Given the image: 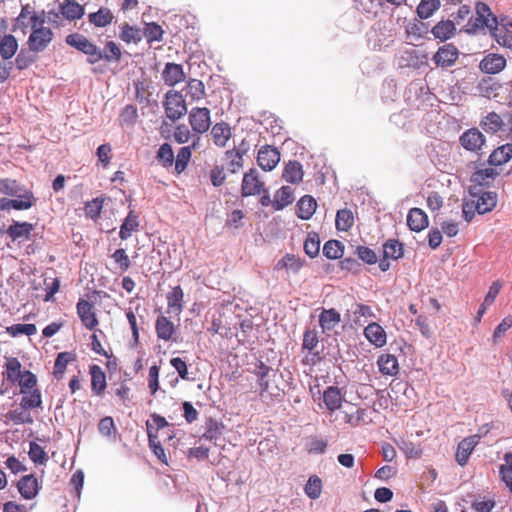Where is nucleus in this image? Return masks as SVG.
<instances>
[{
  "instance_id": "35",
  "label": "nucleus",
  "mask_w": 512,
  "mask_h": 512,
  "mask_svg": "<svg viewBox=\"0 0 512 512\" xmlns=\"http://www.w3.org/2000/svg\"><path fill=\"white\" fill-rule=\"evenodd\" d=\"M380 372L386 376H396L399 372V365L396 356L392 354H382L377 360Z\"/></svg>"
},
{
  "instance_id": "41",
  "label": "nucleus",
  "mask_w": 512,
  "mask_h": 512,
  "mask_svg": "<svg viewBox=\"0 0 512 512\" xmlns=\"http://www.w3.org/2000/svg\"><path fill=\"white\" fill-rule=\"evenodd\" d=\"M114 15L107 7H101L98 11L88 15L89 22L95 27H106L113 22Z\"/></svg>"
},
{
  "instance_id": "4",
  "label": "nucleus",
  "mask_w": 512,
  "mask_h": 512,
  "mask_svg": "<svg viewBox=\"0 0 512 512\" xmlns=\"http://www.w3.org/2000/svg\"><path fill=\"white\" fill-rule=\"evenodd\" d=\"M210 110L206 107H193L188 115L192 130L197 134L206 133L211 126Z\"/></svg>"
},
{
  "instance_id": "19",
  "label": "nucleus",
  "mask_w": 512,
  "mask_h": 512,
  "mask_svg": "<svg viewBox=\"0 0 512 512\" xmlns=\"http://www.w3.org/2000/svg\"><path fill=\"white\" fill-rule=\"evenodd\" d=\"M322 398L325 408L330 413H333L341 408L344 401V394L338 387L329 386L323 391Z\"/></svg>"
},
{
  "instance_id": "11",
  "label": "nucleus",
  "mask_w": 512,
  "mask_h": 512,
  "mask_svg": "<svg viewBox=\"0 0 512 512\" xmlns=\"http://www.w3.org/2000/svg\"><path fill=\"white\" fill-rule=\"evenodd\" d=\"M280 161V152L277 148L265 145L262 146L257 155V163L264 171H272Z\"/></svg>"
},
{
  "instance_id": "36",
  "label": "nucleus",
  "mask_w": 512,
  "mask_h": 512,
  "mask_svg": "<svg viewBox=\"0 0 512 512\" xmlns=\"http://www.w3.org/2000/svg\"><path fill=\"white\" fill-rule=\"evenodd\" d=\"M294 201V191L290 186H282L274 194L272 206L275 210H282Z\"/></svg>"
},
{
  "instance_id": "37",
  "label": "nucleus",
  "mask_w": 512,
  "mask_h": 512,
  "mask_svg": "<svg viewBox=\"0 0 512 512\" xmlns=\"http://www.w3.org/2000/svg\"><path fill=\"white\" fill-rule=\"evenodd\" d=\"M504 126L503 119L496 112H489L485 117L480 121V127L489 134H496L500 130H502Z\"/></svg>"
},
{
  "instance_id": "24",
  "label": "nucleus",
  "mask_w": 512,
  "mask_h": 512,
  "mask_svg": "<svg viewBox=\"0 0 512 512\" xmlns=\"http://www.w3.org/2000/svg\"><path fill=\"white\" fill-rule=\"evenodd\" d=\"M366 339L376 347H383L386 344V332L381 325L376 322L368 324L364 329Z\"/></svg>"
},
{
  "instance_id": "53",
  "label": "nucleus",
  "mask_w": 512,
  "mask_h": 512,
  "mask_svg": "<svg viewBox=\"0 0 512 512\" xmlns=\"http://www.w3.org/2000/svg\"><path fill=\"white\" fill-rule=\"evenodd\" d=\"M440 7L439 0H421L417 6V15L421 19H428Z\"/></svg>"
},
{
  "instance_id": "40",
  "label": "nucleus",
  "mask_w": 512,
  "mask_h": 512,
  "mask_svg": "<svg viewBox=\"0 0 512 512\" xmlns=\"http://www.w3.org/2000/svg\"><path fill=\"white\" fill-rule=\"evenodd\" d=\"M499 175L492 167L479 169L471 175V182L479 186H490Z\"/></svg>"
},
{
  "instance_id": "49",
  "label": "nucleus",
  "mask_w": 512,
  "mask_h": 512,
  "mask_svg": "<svg viewBox=\"0 0 512 512\" xmlns=\"http://www.w3.org/2000/svg\"><path fill=\"white\" fill-rule=\"evenodd\" d=\"M135 98L139 103L148 105L152 96L151 84L147 80L134 82Z\"/></svg>"
},
{
  "instance_id": "28",
  "label": "nucleus",
  "mask_w": 512,
  "mask_h": 512,
  "mask_svg": "<svg viewBox=\"0 0 512 512\" xmlns=\"http://www.w3.org/2000/svg\"><path fill=\"white\" fill-rule=\"evenodd\" d=\"M76 354L74 352H61L57 355L54 367H53V376L57 380H61L64 377L67 366L69 363L76 361Z\"/></svg>"
},
{
  "instance_id": "12",
  "label": "nucleus",
  "mask_w": 512,
  "mask_h": 512,
  "mask_svg": "<svg viewBox=\"0 0 512 512\" xmlns=\"http://www.w3.org/2000/svg\"><path fill=\"white\" fill-rule=\"evenodd\" d=\"M461 146L471 152H476L485 144V136L477 128H470L460 136Z\"/></svg>"
},
{
  "instance_id": "57",
  "label": "nucleus",
  "mask_w": 512,
  "mask_h": 512,
  "mask_svg": "<svg viewBox=\"0 0 512 512\" xmlns=\"http://www.w3.org/2000/svg\"><path fill=\"white\" fill-rule=\"evenodd\" d=\"M6 368V377L9 381L12 383H16V381L21 377L23 374L22 365L20 361L13 357L7 360L5 364Z\"/></svg>"
},
{
  "instance_id": "64",
  "label": "nucleus",
  "mask_w": 512,
  "mask_h": 512,
  "mask_svg": "<svg viewBox=\"0 0 512 512\" xmlns=\"http://www.w3.org/2000/svg\"><path fill=\"white\" fill-rule=\"evenodd\" d=\"M16 383L20 387L21 393L29 392V389L36 388L37 378L36 376L30 372L29 370H24L21 377L16 381Z\"/></svg>"
},
{
  "instance_id": "20",
  "label": "nucleus",
  "mask_w": 512,
  "mask_h": 512,
  "mask_svg": "<svg viewBox=\"0 0 512 512\" xmlns=\"http://www.w3.org/2000/svg\"><path fill=\"white\" fill-rule=\"evenodd\" d=\"M167 310L170 315L179 316L184 308V293L181 286H175L167 293Z\"/></svg>"
},
{
  "instance_id": "62",
  "label": "nucleus",
  "mask_w": 512,
  "mask_h": 512,
  "mask_svg": "<svg viewBox=\"0 0 512 512\" xmlns=\"http://www.w3.org/2000/svg\"><path fill=\"white\" fill-rule=\"evenodd\" d=\"M28 455L35 464H45L49 459L44 448L36 442H30Z\"/></svg>"
},
{
  "instance_id": "61",
  "label": "nucleus",
  "mask_w": 512,
  "mask_h": 512,
  "mask_svg": "<svg viewBox=\"0 0 512 512\" xmlns=\"http://www.w3.org/2000/svg\"><path fill=\"white\" fill-rule=\"evenodd\" d=\"M18 199H12V207L15 210H27L35 204V197L31 191H25L23 194H18Z\"/></svg>"
},
{
  "instance_id": "34",
  "label": "nucleus",
  "mask_w": 512,
  "mask_h": 512,
  "mask_svg": "<svg viewBox=\"0 0 512 512\" xmlns=\"http://www.w3.org/2000/svg\"><path fill=\"white\" fill-rule=\"evenodd\" d=\"M60 12L64 18L73 21L82 18L85 10L84 7L75 0H64L60 4Z\"/></svg>"
},
{
  "instance_id": "39",
  "label": "nucleus",
  "mask_w": 512,
  "mask_h": 512,
  "mask_svg": "<svg viewBox=\"0 0 512 512\" xmlns=\"http://www.w3.org/2000/svg\"><path fill=\"white\" fill-rule=\"evenodd\" d=\"M19 47L16 37L12 34H5L0 39V56L3 60L11 59Z\"/></svg>"
},
{
  "instance_id": "6",
  "label": "nucleus",
  "mask_w": 512,
  "mask_h": 512,
  "mask_svg": "<svg viewBox=\"0 0 512 512\" xmlns=\"http://www.w3.org/2000/svg\"><path fill=\"white\" fill-rule=\"evenodd\" d=\"M17 26L23 33L36 23L45 22V11H35L30 4L23 5L19 15L15 19Z\"/></svg>"
},
{
  "instance_id": "38",
  "label": "nucleus",
  "mask_w": 512,
  "mask_h": 512,
  "mask_svg": "<svg viewBox=\"0 0 512 512\" xmlns=\"http://www.w3.org/2000/svg\"><path fill=\"white\" fill-rule=\"evenodd\" d=\"M512 158V143H506L496 148L489 156V164L500 166Z\"/></svg>"
},
{
  "instance_id": "33",
  "label": "nucleus",
  "mask_w": 512,
  "mask_h": 512,
  "mask_svg": "<svg viewBox=\"0 0 512 512\" xmlns=\"http://www.w3.org/2000/svg\"><path fill=\"white\" fill-rule=\"evenodd\" d=\"M231 135V128L225 122H218L211 129V136L214 144L221 148L226 146Z\"/></svg>"
},
{
  "instance_id": "8",
  "label": "nucleus",
  "mask_w": 512,
  "mask_h": 512,
  "mask_svg": "<svg viewBox=\"0 0 512 512\" xmlns=\"http://www.w3.org/2000/svg\"><path fill=\"white\" fill-rule=\"evenodd\" d=\"M76 312L82 325L88 330H95L99 320L94 305L85 299H79L76 304Z\"/></svg>"
},
{
  "instance_id": "14",
  "label": "nucleus",
  "mask_w": 512,
  "mask_h": 512,
  "mask_svg": "<svg viewBox=\"0 0 512 512\" xmlns=\"http://www.w3.org/2000/svg\"><path fill=\"white\" fill-rule=\"evenodd\" d=\"M480 439V434H474L464 438L458 444L455 457L459 465L464 466L468 462L471 453L473 452L476 445L479 443Z\"/></svg>"
},
{
  "instance_id": "29",
  "label": "nucleus",
  "mask_w": 512,
  "mask_h": 512,
  "mask_svg": "<svg viewBox=\"0 0 512 512\" xmlns=\"http://www.w3.org/2000/svg\"><path fill=\"white\" fill-rule=\"evenodd\" d=\"M431 33L442 42L451 39L456 33L455 23L452 20H441L433 26Z\"/></svg>"
},
{
  "instance_id": "30",
  "label": "nucleus",
  "mask_w": 512,
  "mask_h": 512,
  "mask_svg": "<svg viewBox=\"0 0 512 512\" xmlns=\"http://www.w3.org/2000/svg\"><path fill=\"white\" fill-rule=\"evenodd\" d=\"M303 176L302 165L296 160L289 161L282 172V178L291 184H299L303 180Z\"/></svg>"
},
{
  "instance_id": "17",
  "label": "nucleus",
  "mask_w": 512,
  "mask_h": 512,
  "mask_svg": "<svg viewBox=\"0 0 512 512\" xmlns=\"http://www.w3.org/2000/svg\"><path fill=\"white\" fill-rule=\"evenodd\" d=\"M319 346V337L316 329L307 328L303 333L302 349L307 350L312 356L311 362L315 364L320 360V351L317 349Z\"/></svg>"
},
{
  "instance_id": "42",
  "label": "nucleus",
  "mask_w": 512,
  "mask_h": 512,
  "mask_svg": "<svg viewBox=\"0 0 512 512\" xmlns=\"http://www.w3.org/2000/svg\"><path fill=\"white\" fill-rule=\"evenodd\" d=\"M5 418L15 425L21 424H31L33 422V417L29 412V408L19 406L13 410H10L5 414Z\"/></svg>"
},
{
  "instance_id": "60",
  "label": "nucleus",
  "mask_w": 512,
  "mask_h": 512,
  "mask_svg": "<svg viewBox=\"0 0 512 512\" xmlns=\"http://www.w3.org/2000/svg\"><path fill=\"white\" fill-rule=\"evenodd\" d=\"M143 34L148 43H152L154 41L160 42L163 39L164 30L156 22H151L145 25Z\"/></svg>"
},
{
  "instance_id": "58",
  "label": "nucleus",
  "mask_w": 512,
  "mask_h": 512,
  "mask_svg": "<svg viewBox=\"0 0 512 512\" xmlns=\"http://www.w3.org/2000/svg\"><path fill=\"white\" fill-rule=\"evenodd\" d=\"M138 118V110L134 105H126L120 112L119 123L121 126H132Z\"/></svg>"
},
{
  "instance_id": "45",
  "label": "nucleus",
  "mask_w": 512,
  "mask_h": 512,
  "mask_svg": "<svg viewBox=\"0 0 512 512\" xmlns=\"http://www.w3.org/2000/svg\"><path fill=\"white\" fill-rule=\"evenodd\" d=\"M66 43L74 47L75 49L81 51L82 53H86L94 43L90 42L84 35L79 33H72L66 37Z\"/></svg>"
},
{
  "instance_id": "51",
  "label": "nucleus",
  "mask_w": 512,
  "mask_h": 512,
  "mask_svg": "<svg viewBox=\"0 0 512 512\" xmlns=\"http://www.w3.org/2000/svg\"><path fill=\"white\" fill-rule=\"evenodd\" d=\"M323 254L331 260L339 259L344 254V245L338 240H329L323 246Z\"/></svg>"
},
{
  "instance_id": "13",
  "label": "nucleus",
  "mask_w": 512,
  "mask_h": 512,
  "mask_svg": "<svg viewBox=\"0 0 512 512\" xmlns=\"http://www.w3.org/2000/svg\"><path fill=\"white\" fill-rule=\"evenodd\" d=\"M34 225L30 222L13 221L7 228L6 234L13 241H29L32 237Z\"/></svg>"
},
{
  "instance_id": "9",
  "label": "nucleus",
  "mask_w": 512,
  "mask_h": 512,
  "mask_svg": "<svg viewBox=\"0 0 512 512\" xmlns=\"http://www.w3.org/2000/svg\"><path fill=\"white\" fill-rule=\"evenodd\" d=\"M252 373L256 377L257 384L260 388V393L263 394L269 392L271 388V379L276 375L274 370L270 366L266 365L263 361L258 360L254 364Z\"/></svg>"
},
{
  "instance_id": "7",
  "label": "nucleus",
  "mask_w": 512,
  "mask_h": 512,
  "mask_svg": "<svg viewBox=\"0 0 512 512\" xmlns=\"http://www.w3.org/2000/svg\"><path fill=\"white\" fill-rule=\"evenodd\" d=\"M265 188V183L260 180L259 173L255 169H250L244 174L241 184L243 197L261 195Z\"/></svg>"
},
{
  "instance_id": "50",
  "label": "nucleus",
  "mask_w": 512,
  "mask_h": 512,
  "mask_svg": "<svg viewBox=\"0 0 512 512\" xmlns=\"http://www.w3.org/2000/svg\"><path fill=\"white\" fill-rule=\"evenodd\" d=\"M505 464L500 465L499 475L506 487L512 492V453L504 455Z\"/></svg>"
},
{
  "instance_id": "54",
  "label": "nucleus",
  "mask_w": 512,
  "mask_h": 512,
  "mask_svg": "<svg viewBox=\"0 0 512 512\" xmlns=\"http://www.w3.org/2000/svg\"><path fill=\"white\" fill-rule=\"evenodd\" d=\"M186 94L193 100L198 101L205 96V86L201 80L190 79L186 85Z\"/></svg>"
},
{
  "instance_id": "1",
  "label": "nucleus",
  "mask_w": 512,
  "mask_h": 512,
  "mask_svg": "<svg viewBox=\"0 0 512 512\" xmlns=\"http://www.w3.org/2000/svg\"><path fill=\"white\" fill-rule=\"evenodd\" d=\"M475 10L477 17L469 21L467 32L475 33L486 27L499 45L512 49V21L506 17L498 20L484 2H477Z\"/></svg>"
},
{
  "instance_id": "2",
  "label": "nucleus",
  "mask_w": 512,
  "mask_h": 512,
  "mask_svg": "<svg viewBox=\"0 0 512 512\" xmlns=\"http://www.w3.org/2000/svg\"><path fill=\"white\" fill-rule=\"evenodd\" d=\"M45 22H39L31 25L28 29L31 30L27 39V46L34 53H41L45 51L54 39V32L51 28L44 26Z\"/></svg>"
},
{
  "instance_id": "3",
  "label": "nucleus",
  "mask_w": 512,
  "mask_h": 512,
  "mask_svg": "<svg viewBox=\"0 0 512 512\" xmlns=\"http://www.w3.org/2000/svg\"><path fill=\"white\" fill-rule=\"evenodd\" d=\"M163 107L167 118L177 121L187 113V105L181 92L169 90L165 94Z\"/></svg>"
},
{
  "instance_id": "55",
  "label": "nucleus",
  "mask_w": 512,
  "mask_h": 512,
  "mask_svg": "<svg viewBox=\"0 0 512 512\" xmlns=\"http://www.w3.org/2000/svg\"><path fill=\"white\" fill-rule=\"evenodd\" d=\"M383 256L392 260L401 258L403 256V245L398 240H388L383 245Z\"/></svg>"
},
{
  "instance_id": "5",
  "label": "nucleus",
  "mask_w": 512,
  "mask_h": 512,
  "mask_svg": "<svg viewBox=\"0 0 512 512\" xmlns=\"http://www.w3.org/2000/svg\"><path fill=\"white\" fill-rule=\"evenodd\" d=\"M148 438H160L164 436L167 440L172 439V429L168 421L159 414L153 413L150 420L146 422Z\"/></svg>"
},
{
  "instance_id": "16",
  "label": "nucleus",
  "mask_w": 512,
  "mask_h": 512,
  "mask_svg": "<svg viewBox=\"0 0 512 512\" xmlns=\"http://www.w3.org/2000/svg\"><path fill=\"white\" fill-rule=\"evenodd\" d=\"M506 67V59L497 53L486 55L480 62L479 68L486 74H497Z\"/></svg>"
},
{
  "instance_id": "23",
  "label": "nucleus",
  "mask_w": 512,
  "mask_h": 512,
  "mask_svg": "<svg viewBox=\"0 0 512 512\" xmlns=\"http://www.w3.org/2000/svg\"><path fill=\"white\" fill-rule=\"evenodd\" d=\"M89 373L91 375L92 392L97 396H101L107 387L105 372L99 365L94 364L90 366Z\"/></svg>"
},
{
  "instance_id": "25",
  "label": "nucleus",
  "mask_w": 512,
  "mask_h": 512,
  "mask_svg": "<svg viewBox=\"0 0 512 512\" xmlns=\"http://www.w3.org/2000/svg\"><path fill=\"white\" fill-rule=\"evenodd\" d=\"M155 331L159 339L167 342L172 340L176 327L168 317L160 315L155 322Z\"/></svg>"
},
{
  "instance_id": "32",
  "label": "nucleus",
  "mask_w": 512,
  "mask_h": 512,
  "mask_svg": "<svg viewBox=\"0 0 512 512\" xmlns=\"http://www.w3.org/2000/svg\"><path fill=\"white\" fill-rule=\"evenodd\" d=\"M407 225L412 231L420 232L428 226V217L419 208H412L407 215Z\"/></svg>"
},
{
  "instance_id": "52",
  "label": "nucleus",
  "mask_w": 512,
  "mask_h": 512,
  "mask_svg": "<svg viewBox=\"0 0 512 512\" xmlns=\"http://www.w3.org/2000/svg\"><path fill=\"white\" fill-rule=\"evenodd\" d=\"M304 252L310 257L314 258L320 251V238L316 232H310L304 241Z\"/></svg>"
},
{
  "instance_id": "21",
  "label": "nucleus",
  "mask_w": 512,
  "mask_h": 512,
  "mask_svg": "<svg viewBox=\"0 0 512 512\" xmlns=\"http://www.w3.org/2000/svg\"><path fill=\"white\" fill-rule=\"evenodd\" d=\"M305 260L294 254H285L276 264L277 270H285L288 274H297L304 266Z\"/></svg>"
},
{
  "instance_id": "26",
  "label": "nucleus",
  "mask_w": 512,
  "mask_h": 512,
  "mask_svg": "<svg viewBox=\"0 0 512 512\" xmlns=\"http://www.w3.org/2000/svg\"><path fill=\"white\" fill-rule=\"evenodd\" d=\"M340 322L341 315L334 308L323 309L319 315V325L324 333L332 331Z\"/></svg>"
},
{
  "instance_id": "46",
  "label": "nucleus",
  "mask_w": 512,
  "mask_h": 512,
  "mask_svg": "<svg viewBox=\"0 0 512 512\" xmlns=\"http://www.w3.org/2000/svg\"><path fill=\"white\" fill-rule=\"evenodd\" d=\"M138 226V217L133 214V211H130L120 227L119 237L122 240H127Z\"/></svg>"
},
{
  "instance_id": "31",
  "label": "nucleus",
  "mask_w": 512,
  "mask_h": 512,
  "mask_svg": "<svg viewBox=\"0 0 512 512\" xmlns=\"http://www.w3.org/2000/svg\"><path fill=\"white\" fill-rule=\"evenodd\" d=\"M297 216L302 220H309L317 208L316 200L310 195H304L297 202Z\"/></svg>"
},
{
  "instance_id": "56",
  "label": "nucleus",
  "mask_w": 512,
  "mask_h": 512,
  "mask_svg": "<svg viewBox=\"0 0 512 512\" xmlns=\"http://www.w3.org/2000/svg\"><path fill=\"white\" fill-rule=\"evenodd\" d=\"M22 394H23V396H22L21 402H20L21 406L29 408V409H33V408H37V407L41 406L42 398H41V393H40L39 389H37V388L29 389V392L22 393Z\"/></svg>"
},
{
  "instance_id": "47",
  "label": "nucleus",
  "mask_w": 512,
  "mask_h": 512,
  "mask_svg": "<svg viewBox=\"0 0 512 512\" xmlns=\"http://www.w3.org/2000/svg\"><path fill=\"white\" fill-rule=\"evenodd\" d=\"M37 53L28 49H21L15 58V66L22 71L30 67L37 60Z\"/></svg>"
},
{
  "instance_id": "43",
  "label": "nucleus",
  "mask_w": 512,
  "mask_h": 512,
  "mask_svg": "<svg viewBox=\"0 0 512 512\" xmlns=\"http://www.w3.org/2000/svg\"><path fill=\"white\" fill-rule=\"evenodd\" d=\"M119 37L122 41H124L127 44H129V43L137 44L138 42L141 41L142 34L138 27L131 26L128 23H123L120 26Z\"/></svg>"
},
{
  "instance_id": "27",
  "label": "nucleus",
  "mask_w": 512,
  "mask_h": 512,
  "mask_svg": "<svg viewBox=\"0 0 512 512\" xmlns=\"http://www.w3.org/2000/svg\"><path fill=\"white\" fill-rule=\"evenodd\" d=\"M472 198L478 206L479 214L491 212L497 204V194L495 192H483L480 195L472 194Z\"/></svg>"
},
{
  "instance_id": "18",
  "label": "nucleus",
  "mask_w": 512,
  "mask_h": 512,
  "mask_svg": "<svg viewBox=\"0 0 512 512\" xmlns=\"http://www.w3.org/2000/svg\"><path fill=\"white\" fill-rule=\"evenodd\" d=\"M200 137H196L191 145L181 147L178 150L176 158L174 157V169L177 175L181 174L188 166L192 156V150H195L199 144Z\"/></svg>"
},
{
  "instance_id": "44",
  "label": "nucleus",
  "mask_w": 512,
  "mask_h": 512,
  "mask_svg": "<svg viewBox=\"0 0 512 512\" xmlns=\"http://www.w3.org/2000/svg\"><path fill=\"white\" fill-rule=\"evenodd\" d=\"M354 224V215L350 209L338 210L335 219L336 229L339 231H348Z\"/></svg>"
},
{
  "instance_id": "59",
  "label": "nucleus",
  "mask_w": 512,
  "mask_h": 512,
  "mask_svg": "<svg viewBox=\"0 0 512 512\" xmlns=\"http://www.w3.org/2000/svg\"><path fill=\"white\" fill-rule=\"evenodd\" d=\"M304 491L310 499H318L322 492L321 479L316 475L310 476L305 485Z\"/></svg>"
},
{
  "instance_id": "63",
  "label": "nucleus",
  "mask_w": 512,
  "mask_h": 512,
  "mask_svg": "<svg viewBox=\"0 0 512 512\" xmlns=\"http://www.w3.org/2000/svg\"><path fill=\"white\" fill-rule=\"evenodd\" d=\"M6 332L12 337H17L21 334L31 336L36 334L37 327L35 324H14L7 327Z\"/></svg>"
},
{
  "instance_id": "48",
  "label": "nucleus",
  "mask_w": 512,
  "mask_h": 512,
  "mask_svg": "<svg viewBox=\"0 0 512 512\" xmlns=\"http://www.w3.org/2000/svg\"><path fill=\"white\" fill-rule=\"evenodd\" d=\"M156 159L162 167H172L174 163V152L172 146L169 143H163L157 151Z\"/></svg>"
},
{
  "instance_id": "10",
  "label": "nucleus",
  "mask_w": 512,
  "mask_h": 512,
  "mask_svg": "<svg viewBox=\"0 0 512 512\" xmlns=\"http://www.w3.org/2000/svg\"><path fill=\"white\" fill-rule=\"evenodd\" d=\"M459 51L454 44L441 46L433 56V61L438 67L448 68L456 63Z\"/></svg>"
},
{
  "instance_id": "15",
  "label": "nucleus",
  "mask_w": 512,
  "mask_h": 512,
  "mask_svg": "<svg viewBox=\"0 0 512 512\" xmlns=\"http://www.w3.org/2000/svg\"><path fill=\"white\" fill-rule=\"evenodd\" d=\"M17 488L20 495L26 499L31 500L34 499L40 490V485L38 479L33 474L22 476L18 483Z\"/></svg>"
},
{
  "instance_id": "22",
  "label": "nucleus",
  "mask_w": 512,
  "mask_h": 512,
  "mask_svg": "<svg viewBox=\"0 0 512 512\" xmlns=\"http://www.w3.org/2000/svg\"><path fill=\"white\" fill-rule=\"evenodd\" d=\"M162 78L166 85L175 86L185 79L183 67L176 63H167L162 72Z\"/></svg>"
}]
</instances>
